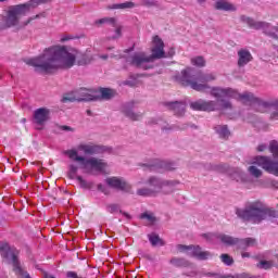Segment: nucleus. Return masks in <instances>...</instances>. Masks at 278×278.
<instances>
[{
    "label": "nucleus",
    "instance_id": "c9c22d12",
    "mask_svg": "<svg viewBox=\"0 0 278 278\" xmlns=\"http://www.w3.org/2000/svg\"><path fill=\"white\" fill-rule=\"evenodd\" d=\"M79 170V167L75 164L70 165V172H68V177L70 179H75L77 178V172Z\"/></svg>",
    "mask_w": 278,
    "mask_h": 278
},
{
    "label": "nucleus",
    "instance_id": "4c0bfd02",
    "mask_svg": "<svg viewBox=\"0 0 278 278\" xmlns=\"http://www.w3.org/2000/svg\"><path fill=\"white\" fill-rule=\"evenodd\" d=\"M220 260L226 266H231L233 264V257L229 256V254H222Z\"/></svg>",
    "mask_w": 278,
    "mask_h": 278
},
{
    "label": "nucleus",
    "instance_id": "412c9836",
    "mask_svg": "<svg viewBox=\"0 0 278 278\" xmlns=\"http://www.w3.org/2000/svg\"><path fill=\"white\" fill-rule=\"evenodd\" d=\"M106 212H109V214H123V216H125L128 220H131V215H129V213H125L123 211H121V205L118 204H106Z\"/></svg>",
    "mask_w": 278,
    "mask_h": 278
},
{
    "label": "nucleus",
    "instance_id": "a211bd4d",
    "mask_svg": "<svg viewBox=\"0 0 278 278\" xmlns=\"http://www.w3.org/2000/svg\"><path fill=\"white\" fill-rule=\"evenodd\" d=\"M166 106L173 110L175 116H184L186 114V102H166Z\"/></svg>",
    "mask_w": 278,
    "mask_h": 278
},
{
    "label": "nucleus",
    "instance_id": "9d476101",
    "mask_svg": "<svg viewBox=\"0 0 278 278\" xmlns=\"http://www.w3.org/2000/svg\"><path fill=\"white\" fill-rule=\"evenodd\" d=\"M99 99H101V97L98 96L94 90L80 88L71 93L65 94L61 101L62 103H75V101L81 103V101H99Z\"/></svg>",
    "mask_w": 278,
    "mask_h": 278
},
{
    "label": "nucleus",
    "instance_id": "4be33fe9",
    "mask_svg": "<svg viewBox=\"0 0 278 278\" xmlns=\"http://www.w3.org/2000/svg\"><path fill=\"white\" fill-rule=\"evenodd\" d=\"M217 240H220V242L226 244V247H235V244H238V238H233L229 235L219 233V236H217Z\"/></svg>",
    "mask_w": 278,
    "mask_h": 278
},
{
    "label": "nucleus",
    "instance_id": "6ab92c4d",
    "mask_svg": "<svg viewBox=\"0 0 278 278\" xmlns=\"http://www.w3.org/2000/svg\"><path fill=\"white\" fill-rule=\"evenodd\" d=\"M132 108L134 103H127L123 109L124 114H126V116L131 121H140V118H142V114L135 113Z\"/></svg>",
    "mask_w": 278,
    "mask_h": 278
},
{
    "label": "nucleus",
    "instance_id": "09e8293b",
    "mask_svg": "<svg viewBox=\"0 0 278 278\" xmlns=\"http://www.w3.org/2000/svg\"><path fill=\"white\" fill-rule=\"evenodd\" d=\"M266 149H268V147H266V144H260V146L257 147L258 153H262V152L266 151Z\"/></svg>",
    "mask_w": 278,
    "mask_h": 278
},
{
    "label": "nucleus",
    "instance_id": "4468645a",
    "mask_svg": "<svg viewBox=\"0 0 278 278\" xmlns=\"http://www.w3.org/2000/svg\"><path fill=\"white\" fill-rule=\"evenodd\" d=\"M49 116H51V110L47 108H39L34 111L33 123L36 129H45V125L47 121H49Z\"/></svg>",
    "mask_w": 278,
    "mask_h": 278
},
{
    "label": "nucleus",
    "instance_id": "423d86ee",
    "mask_svg": "<svg viewBox=\"0 0 278 278\" xmlns=\"http://www.w3.org/2000/svg\"><path fill=\"white\" fill-rule=\"evenodd\" d=\"M236 214L241 220L260 225L266 218H277V211L260 201L250 202L243 208H237Z\"/></svg>",
    "mask_w": 278,
    "mask_h": 278
},
{
    "label": "nucleus",
    "instance_id": "f704fd0d",
    "mask_svg": "<svg viewBox=\"0 0 278 278\" xmlns=\"http://www.w3.org/2000/svg\"><path fill=\"white\" fill-rule=\"evenodd\" d=\"M250 175H252V177H255L256 179H260V177L262 176V172L260 168H257L255 165H252L248 168Z\"/></svg>",
    "mask_w": 278,
    "mask_h": 278
},
{
    "label": "nucleus",
    "instance_id": "cd10ccee",
    "mask_svg": "<svg viewBox=\"0 0 278 278\" xmlns=\"http://www.w3.org/2000/svg\"><path fill=\"white\" fill-rule=\"evenodd\" d=\"M131 8H136V3L134 2H123V3H116L111 7V10H131Z\"/></svg>",
    "mask_w": 278,
    "mask_h": 278
},
{
    "label": "nucleus",
    "instance_id": "7c9ffc66",
    "mask_svg": "<svg viewBox=\"0 0 278 278\" xmlns=\"http://www.w3.org/2000/svg\"><path fill=\"white\" fill-rule=\"evenodd\" d=\"M141 220H148V223H150V225L155 224V220H157V218L153 215V213H142L140 215Z\"/></svg>",
    "mask_w": 278,
    "mask_h": 278
},
{
    "label": "nucleus",
    "instance_id": "2f4dec72",
    "mask_svg": "<svg viewBox=\"0 0 278 278\" xmlns=\"http://www.w3.org/2000/svg\"><path fill=\"white\" fill-rule=\"evenodd\" d=\"M273 266H275L273 261H261L256 265V267L261 268L262 270H269V268H273Z\"/></svg>",
    "mask_w": 278,
    "mask_h": 278
},
{
    "label": "nucleus",
    "instance_id": "1a4fd4ad",
    "mask_svg": "<svg viewBox=\"0 0 278 278\" xmlns=\"http://www.w3.org/2000/svg\"><path fill=\"white\" fill-rule=\"evenodd\" d=\"M0 255L7 260L8 264L13 266V273L17 278H31L29 273L21 266L18 250L11 248L7 242H0Z\"/></svg>",
    "mask_w": 278,
    "mask_h": 278
},
{
    "label": "nucleus",
    "instance_id": "8fccbe9b",
    "mask_svg": "<svg viewBox=\"0 0 278 278\" xmlns=\"http://www.w3.org/2000/svg\"><path fill=\"white\" fill-rule=\"evenodd\" d=\"M98 190H99L100 192H104V194H105V191H106L108 189H106L105 185L99 184V185H98Z\"/></svg>",
    "mask_w": 278,
    "mask_h": 278
},
{
    "label": "nucleus",
    "instance_id": "f257e3e1",
    "mask_svg": "<svg viewBox=\"0 0 278 278\" xmlns=\"http://www.w3.org/2000/svg\"><path fill=\"white\" fill-rule=\"evenodd\" d=\"M92 62V56L75 48L52 46L39 56L26 60L28 66H34L36 73H55V71L86 66Z\"/></svg>",
    "mask_w": 278,
    "mask_h": 278
},
{
    "label": "nucleus",
    "instance_id": "b1692460",
    "mask_svg": "<svg viewBox=\"0 0 278 278\" xmlns=\"http://www.w3.org/2000/svg\"><path fill=\"white\" fill-rule=\"evenodd\" d=\"M151 125H159L162 131H172L173 127L168 125L162 117L154 118L150 122Z\"/></svg>",
    "mask_w": 278,
    "mask_h": 278
},
{
    "label": "nucleus",
    "instance_id": "393cba45",
    "mask_svg": "<svg viewBox=\"0 0 278 278\" xmlns=\"http://www.w3.org/2000/svg\"><path fill=\"white\" fill-rule=\"evenodd\" d=\"M169 264H172V266H175L176 268H187V266H190V263L186 258L179 257H173L169 261Z\"/></svg>",
    "mask_w": 278,
    "mask_h": 278
},
{
    "label": "nucleus",
    "instance_id": "a19ab883",
    "mask_svg": "<svg viewBox=\"0 0 278 278\" xmlns=\"http://www.w3.org/2000/svg\"><path fill=\"white\" fill-rule=\"evenodd\" d=\"M76 179L80 184V188H90V184H88L81 176H76Z\"/></svg>",
    "mask_w": 278,
    "mask_h": 278
},
{
    "label": "nucleus",
    "instance_id": "58836bf2",
    "mask_svg": "<svg viewBox=\"0 0 278 278\" xmlns=\"http://www.w3.org/2000/svg\"><path fill=\"white\" fill-rule=\"evenodd\" d=\"M45 1H47V0H30L29 3L24 4V5L28 7L26 12H29V10H31V8H36V7L40 5V3H45Z\"/></svg>",
    "mask_w": 278,
    "mask_h": 278
},
{
    "label": "nucleus",
    "instance_id": "37998d69",
    "mask_svg": "<svg viewBox=\"0 0 278 278\" xmlns=\"http://www.w3.org/2000/svg\"><path fill=\"white\" fill-rule=\"evenodd\" d=\"M68 40H75V37L72 35H62L60 38V42H68Z\"/></svg>",
    "mask_w": 278,
    "mask_h": 278
},
{
    "label": "nucleus",
    "instance_id": "4d7b16f0",
    "mask_svg": "<svg viewBox=\"0 0 278 278\" xmlns=\"http://www.w3.org/2000/svg\"><path fill=\"white\" fill-rule=\"evenodd\" d=\"M170 55H175V50L174 49L170 50Z\"/></svg>",
    "mask_w": 278,
    "mask_h": 278
},
{
    "label": "nucleus",
    "instance_id": "603ef678",
    "mask_svg": "<svg viewBox=\"0 0 278 278\" xmlns=\"http://www.w3.org/2000/svg\"><path fill=\"white\" fill-rule=\"evenodd\" d=\"M242 257H251V254L249 252H243L241 254Z\"/></svg>",
    "mask_w": 278,
    "mask_h": 278
},
{
    "label": "nucleus",
    "instance_id": "864d4df0",
    "mask_svg": "<svg viewBox=\"0 0 278 278\" xmlns=\"http://www.w3.org/2000/svg\"><path fill=\"white\" fill-rule=\"evenodd\" d=\"M273 186H274V188H277V189H278V181H274V182H273Z\"/></svg>",
    "mask_w": 278,
    "mask_h": 278
},
{
    "label": "nucleus",
    "instance_id": "ea45409f",
    "mask_svg": "<svg viewBox=\"0 0 278 278\" xmlns=\"http://www.w3.org/2000/svg\"><path fill=\"white\" fill-rule=\"evenodd\" d=\"M60 131H64L65 134H73L75 131V128L66 125L59 126Z\"/></svg>",
    "mask_w": 278,
    "mask_h": 278
},
{
    "label": "nucleus",
    "instance_id": "f03ea898",
    "mask_svg": "<svg viewBox=\"0 0 278 278\" xmlns=\"http://www.w3.org/2000/svg\"><path fill=\"white\" fill-rule=\"evenodd\" d=\"M103 151V148L94 144H79L77 148L65 151V155L72 160V162H77L80 164V168L87 170L88 166H90L91 170H96L97 173H103L108 167V163L103 162L101 159L90 157L86 159L85 156L79 155H99Z\"/></svg>",
    "mask_w": 278,
    "mask_h": 278
},
{
    "label": "nucleus",
    "instance_id": "39448f33",
    "mask_svg": "<svg viewBox=\"0 0 278 278\" xmlns=\"http://www.w3.org/2000/svg\"><path fill=\"white\" fill-rule=\"evenodd\" d=\"M151 55L147 56L144 52H136L129 55L126 59L128 64L131 66H136L137 68H143V71H149V68H153V60H162V58H166V52L164 51V41L160 36L153 37V47L151 49Z\"/></svg>",
    "mask_w": 278,
    "mask_h": 278
},
{
    "label": "nucleus",
    "instance_id": "79ce46f5",
    "mask_svg": "<svg viewBox=\"0 0 278 278\" xmlns=\"http://www.w3.org/2000/svg\"><path fill=\"white\" fill-rule=\"evenodd\" d=\"M123 86H130V87L136 86V77L130 76L129 80H124L123 81Z\"/></svg>",
    "mask_w": 278,
    "mask_h": 278
},
{
    "label": "nucleus",
    "instance_id": "6e6d98bb",
    "mask_svg": "<svg viewBox=\"0 0 278 278\" xmlns=\"http://www.w3.org/2000/svg\"><path fill=\"white\" fill-rule=\"evenodd\" d=\"M198 1V3H205V1H207V0H197Z\"/></svg>",
    "mask_w": 278,
    "mask_h": 278
},
{
    "label": "nucleus",
    "instance_id": "5701e85b",
    "mask_svg": "<svg viewBox=\"0 0 278 278\" xmlns=\"http://www.w3.org/2000/svg\"><path fill=\"white\" fill-rule=\"evenodd\" d=\"M100 98L104 99L105 101H110V99H113V97H116V90L110 89V88H100Z\"/></svg>",
    "mask_w": 278,
    "mask_h": 278
},
{
    "label": "nucleus",
    "instance_id": "473e14b6",
    "mask_svg": "<svg viewBox=\"0 0 278 278\" xmlns=\"http://www.w3.org/2000/svg\"><path fill=\"white\" fill-rule=\"evenodd\" d=\"M191 64L193 66L202 68L203 66H205V59L203 56H194L191 59Z\"/></svg>",
    "mask_w": 278,
    "mask_h": 278
},
{
    "label": "nucleus",
    "instance_id": "9b49d317",
    "mask_svg": "<svg viewBox=\"0 0 278 278\" xmlns=\"http://www.w3.org/2000/svg\"><path fill=\"white\" fill-rule=\"evenodd\" d=\"M177 251H179V253H187L190 257H195V260L200 262H205V260H212V257H214L210 251H203L201 245L178 244Z\"/></svg>",
    "mask_w": 278,
    "mask_h": 278
},
{
    "label": "nucleus",
    "instance_id": "e433bc0d",
    "mask_svg": "<svg viewBox=\"0 0 278 278\" xmlns=\"http://www.w3.org/2000/svg\"><path fill=\"white\" fill-rule=\"evenodd\" d=\"M268 149L273 153L274 157L278 160V142L271 141Z\"/></svg>",
    "mask_w": 278,
    "mask_h": 278
},
{
    "label": "nucleus",
    "instance_id": "de8ad7c7",
    "mask_svg": "<svg viewBox=\"0 0 278 278\" xmlns=\"http://www.w3.org/2000/svg\"><path fill=\"white\" fill-rule=\"evenodd\" d=\"M122 31H123V27H121V26L117 27L115 29V35L113 36V39L121 38V36H123Z\"/></svg>",
    "mask_w": 278,
    "mask_h": 278
},
{
    "label": "nucleus",
    "instance_id": "6e6552de",
    "mask_svg": "<svg viewBox=\"0 0 278 278\" xmlns=\"http://www.w3.org/2000/svg\"><path fill=\"white\" fill-rule=\"evenodd\" d=\"M144 186L137 190L138 197H157V194H172L179 186L178 180H166L157 176H151L144 181Z\"/></svg>",
    "mask_w": 278,
    "mask_h": 278
},
{
    "label": "nucleus",
    "instance_id": "49530a36",
    "mask_svg": "<svg viewBox=\"0 0 278 278\" xmlns=\"http://www.w3.org/2000/svg\"><path fill=\"white\" fill-rule=\"evenodd\" d=\"M205 276L206 277H216V278H231L227 275H220V274H214V273H206Z\"/></svg>",
    "mask_w": 278,
    "mask_h": 278
},
{
    "label": "nucleus",
    "instance_id": "dca6fc26",
    "mask_svg": "<svg viewBox=\"0 0 278 278\" xmlns=\"http://www.w3.org/2000/svg\"><path fill=\"white\" fill-rule=\"evenodd\" d=\"M237 55H238L237 64L239 68H243V66H247L249 62H253V54H251V51H249L245 48H241L240 50H238Z\"/></svg>",
    "mask_w": 278,
    "mask_h": 278
},
{
    "label": "nucleus",
    "instance_id": "5fc2aeb1",
    "mask_svg": "<svg viewBox=\"0 0 278 278\" xmlns=\"http://www.w3.org/2000/svg\"><path fill=\"white\" fill-rule=\"evenodd\" d=\"M273 49L278 52V46L277 45H274Z\"/></svg>",
    "mask_w": 278,
    "mask_h": 278
},
{
    "label": "nucleus",
    "instance_id": "c85d7f7f",
    "mask_svg": "<svg viewBox=\"0 0 278 278\" xmlns=\"http://www.w3.org/2000/svg\"><path fill=\"white\" fill-rule=\"evenodd\" d=\"M112 25V27H116V18L114 17H103L94 22V25Z\"/></svg>",
    "mask_w": 278,
    "mask_h": 278
},
{
    "label": "nucleus",
    "instance_id": "ddd939ff",
    "mask_svg": "<svg viewBox=\"0 0 278 278\" xmlns=\"http://www.w3.org/2000/svg\"><path fill=\"white\" fill-rule=\"evenodd\" d=\"M253 164L262 166L266 173L278 177V162L273 161L269 156H256L254 157Z\"/></svg>",
    "mask_w": 278,
    "mask_h": 278
},
{
    "label": "nucleus",
    "instance_id": "c756f323",
    "mask_svg": "<svg viewBox=\"0 0 278 278\" xmlns=\"http://www.w3.org/2000/svg\"><path fill=\"white\" fill-rule=\"evenodd\" d=\"M159 166L162 168V170H175V168H177V164L168 161H161Z\"/></svg>",
    "mask_w": 278,
    "mask_h": 278
},
{
    "label": "nucleus",
    "instance_id": "72a5a7b5",
    "mask_svg": "<svg viewBox=\"0 0 278 278\" xmlns=\"http://www.w3.org/2000/svg\"><path fill=\"white\" fill-rule=\"evenodd\" d=\"M218 232H207V233H203L202 238H205V240H207V242H216V240H218Z\"/></svg>",
    "mask_w": 278,
    "mask_h": 278
},
{
    "label": "nucleus",
    "instance_id": "a878e982",
    "mask_svg": "<svg viewBox=\"0 0 278 278\" xmlns=\"http://www.w3.org/2000/svg\"><path fill=\"white\" fill-rule=\"evenodd\" d=\"M215 131L218 134L219 138H229V136H231V131H229L227 125L215 126Z\"/></svg>",
    "mask_w": 278,
    "mask_h": 278
},
{
    "label": "nucleus",
    "instance_id": "c03bdc74",
    "mask_svg": "<svg viewBox=\"0 0 278 278\" xmlns=\"http://www.w3.org/2000/svg\"><path fill=\"white\" fill-rule=\"evenodd\" d=\"M215 168L219 173H227V170H229V165L222 164V165H217Z\"/></svg>",
    "mask_w": 278,
    "mask_h": 278
},
{
    "label": "nucleus",
    "instance_id": "13d9d810",
    "mask_svg": "<svg viewBox=\"0 0 278 278\" xmlns=\"http://www.w3.org/2000/svg\"><path fill=\"white\" fill-rule=\"evenodd\" d=\"M1 2H3V1H7V0H0Z\"/></svg>",
    "mask_w": 278,
    "mask_h": 278
},
{
    "label": "nucleus",
    "instance_id": "bb28decb",
    "mask_svg": "<svg viewBox=\"0 0 278 278\" xmlns=\"http://www.w3.org/2000/svg\"><path fill=\"white\" fill-rule=\"evenodd\" d=\"M148 240L152 244V247H164V241L160 238V235L155 232L148 235Z\"/></svg>",
    "mask_w": 278,
    "mask_h": 278
},
{
    "label": "nucleus",
    "instance_id": "3c124183",
    "mask_svg": "<svg viewBox=\"0 0 278 278\" xmlns=\"http://www.w3.org/2000/svg\"><path fill=\"white\" fill-rule=\"evenodd\" d=\"M99 58H101V60H108L109 58H116V55H114V54H102Z\"/></svg>",
    "mask_w": 278,
    "mask_h": 278
},
{
    "label": "nucleus",
    "instance_id": "7ed1b4c3",
    "mask_svg": "<svg viewBox=\"0 0 278 278\" xmlns=\"http://www.w3.org/2000/svg\"><path fill=\"white\" fill-rule=\"evenodd\" d=\"M219 90H233L237 94H240V92L233 88L212 87L211 97H214L217 99V101L200 99L190 103L191 110H194L195 112H216L218 110H231V102L225 99H236L237 101H242V103L249 105V102H245L242 100V98L231 97L229 94L219 92Z\"/></svg>",
    "mask_w": 278,
    "mask_h": 278
},
{
    "label": "nucleus",
    "instance_id": "aec40b11",
    "mask_svg": "<svg viewBox=\"0 0 278 278\" xmlns=\"http://www.w3.org/2000/svg\"><path fill=\"white\" fill-rule=\"evenodd\" d=\"M238 249L241 251H247L249 247H255L257 242L253 238H245V239H238V242L236 243Z\"/></svg>",
    "mask_w": 278,
    "mask_h": 278
},
{
    "label": "nucleus",
    "instance_id": "0eeeda50",
    "mask_svg": "<svg viewBox=\"0 0 278 278\" xmlns=\"http://www.w3.org/2000/svg\"><path fill=\"white\" fill-rule=\"evenodd\" d=\"M222 94H228V97H236L239 99H242L248 103V105H251L253 110L256 112H270V118L271 121H278V100H274L270 102L262 101L260 98H256L253 93L245 91L243 93H237L235 90L231 89H225L219 90Z\"/></svg>",
    "mask_w": 278,
    "mask_h": 278
},
{
    "label": "nucleus",
    "instance_id": "2eb2a0df",
    "mask_svg": "<svg viewBox=\"0 0 278 278\" xmlns=\"http://www.w3.org/2000/svg\"><path fill=\"white\" fill-rule=\"evenodd\" d=\"M105 184L110 188H114L115 190H121L122 192H129L131 190V185L125 181L124 178L109 177L105 179Z\"/></svg>",
    "mask_w": 278,
    "mask_h": 278
},
{
    "label": "nucleus",
    "instance_id": "a18cd8bd",
    "mask_svg": "<svg viewBox=\"0 0 278 278\" xmlns=\"http://www.w3.org/2000/svg\"><path fill=\"white\" fill-rule=\"evenodd\" d=\"M227 277H230V278H253V277H251V275H249V274H247V273L237 274V275H235V276L227 275Z\"/></svg>",
    "mask_w": 278,
    "mask_h": 278
},
{
    "label": "nucleus",
    "instance_id": "bf43d9fd",
    "mask_svg": "<svg viewBox=\"0 0 278 278\" xmlns=\"http://www.w3.org/2000/svg\"><path fill=\"white\" fill-rule=\"evenodd\" d=\"M23 121V123H25V119H22Z\"/></svg>",
    "mask_w": 278,
    "mask_h": 278
},
{
    "label": "nucleus",
    "instance_id": "f3484780",
    "mask_svg": "<svg viewBox=\"0 0 278 278\" xmlns=\"http://www.w3.org/2000/svg\"><path fill=\"white\" fill-rule=\"evenodd\" d=\"M214 8L215 10H219L222 12H236V10H238L236 4L231 3L229 0H216Z\"/></svg>",
    "mask_w": 278,
    "mask_h": 278
},
{
    "label": "nucleus",
    "instance_id": "20e7f679",
    "mask_svg": "<svg viewBox=\"0 0 278 278\" xmlns=\"http://www.w3.org/2000/svg\"><path fill=\"white\" fill-rule=\"evenodd\" d=\"M176 81L181 84V86L190 87L192 90H197V92H205L207 88H210V81H214L216 79V75L208 73H201L192 67H187L182 70L181 73H178L175 76Z\"/></svg>",
    "mask_w": 278,
    "mask_h": 278
},
{
    "label": "nucleus",
    "instance_id": "f8f14e48",
    "mask_svg": "<svg viewBox=\"0 0 278 278\" xmlns=\"http://www.w3.org/2000/svg\"><path fill=\"white\" fill-rule=\"evenodd\" d=\"M29 7L27 4H17L11 7L8 11V15L5 17V27H14V25L18 24V16L25 14Z\"/></svg>",
    "mask_w": 278,
    "mask_h": 278
}]
</instances>
